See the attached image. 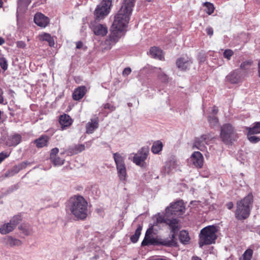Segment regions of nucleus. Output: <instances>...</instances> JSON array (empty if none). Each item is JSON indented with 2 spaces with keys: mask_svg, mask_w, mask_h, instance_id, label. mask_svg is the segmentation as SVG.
<instances>
[{
  "mask_svg": "<svg viewBox=\"0 0 260 260\" xmlns=\"http://www.w3.org/2000/svg\"><path fill=\"white\" fill-rule=\"evenodd\" d=\"M72 214L78 219L83 220L87 216L88 203L81 196L75 195L70 198L67 206Z\"/></svg>",
  "mask_w": 260,
  "mask_h": 260,
  "instance_id": "obj_1",
  "label": "nucleus"
},
{
  "mask_svg": "<svg viewBox=\"0 0 260 260\" xmlns=\"http://www.w3.org/2000/svg\"><path fill=\"white\" fill-rule=\"evenodd\" d=\"M253 203V195L249 193L242 200L237 202L235 217L238 220L245 219L249 216Z\"/></svg>",
  "mask_w": 260,
  "mask_h": 260,
  "instance_id": "obj_2",
  "label": "nucleus"
},
{
  "mask_svg": "<svg viewBox=\"0 0 260 260\" xmlns=\"http://www.w3.org/2000/svg\"><path fill=\"white\" fill-rule=\"evenodd\" d=\"M131 14V13L125 11L124 9H120L115 16L112 30H115L118 34L121 35L122 32L127 26Z\"/></svg>",
  "mask_w": 260,
  "mask_h": 260,
  "instance_id": "obj_3",
  "label": "nucleus"
},
{
  "mask_svg": "<svg viewBox=\"0 0 260 260\" xmlns=\"http://www.w3.org/2000/svg\"><path fill=\"white\" fill-rule=\"evenodd\" d=\"M165 223L168 225L171 232V237L174 238L175 235L179 230L178 220L176 218L167 217L166 213L163 215L160 213H158L155 216V221L153 223V226L158 225L159 224Z\"/></svg>",
  "mask_w": 260,
  "mask_h": 260,
  "instance_id": "obj_4",
  "label": "nucleus"
},
{
  "mask_svg": "<svg viewBox=\"0 0 260 260\" xmlns=\"http://www.w3.org/2000/svg\"><path fill=\"white\" fill-rule=\"evenodd\" d=\"M216 232L217 229L214 226H208L201 230L200 234V247L215 243L217 238Z\"/></svg>",
  "mask_w": 260,
  "mask_h": 260,
  "instance_id": "obj_5",
  "label": "nucleus"
},
{
  "mask_svg": "<svg viewBox=\"0 0 260 260\" xmlns=\"http://www.w3.org/2000/svg\"><path fill=\"white\" fill-rule=\"evenodd\" d=\"M220 136L222 141L226 145H232L238 138L234 127L229 123L224 124L221 127Z\"/></svg>",
  "mask_w": 260,
  "mask_h": 260,
  "instance_id": "obj_6",
  "label": "nucleus"
},
{
  "mask_svg": "<svg viewBox=\"0 0 260 260\" xmlns=\"http://www.w3.org/2000/svg\"><path fill=\"white\" fill-rule=\"evenodd\" d=\"M149 153V147L148 146L143 147L137 153L134 154L132 161L137 166L142 168H146L147 166L146 160L148 157Z\"/></svg>",
  "mask_w": 260,
  "mask_h": 260,
  "instance_id": "obj_7",
  "label": "nucleus"
},
{
  "mask_svg": "<svg viewBox=\"0 0 260 260\" xmlns=\"http://www.w3.org/2000/svg\"><path fill=\"white\" fill-rule=\"evenodd\" d=\"M185 206L182 200H179L174 203H171L170 207L166 209V216L175 218V216L181 215L185 211Z\"/></svg>",
  "mask_w": 260,
  "mask_h": 260,
  "instance_id": "obj_8",
  "label": "nucleus"
},
{
  "mask_svg": "<svg viewBox=\"0 0 260 260\" xmlns=\"http://www.w3.org/2000/svg\"><path fill=\"white\" fill-rule=\"evenodd\" d=\"M111 0H103L94 11L95 20L99 21L104 19L109 13Z\"/></svg>",
  "mask_w": 260,
  "mask_h": 260,
  "instance_id": "obj_9",
  "label": "nucleus"
},
{
  "mask_svg": "<svg viewBox=\"0 0 260 260\" xmlns=\"http://www.w3.org/2000/svg\"><path fill=\"white\" fill-rule=\"evenodd\" d=\"M113 155L119 178L125 179L126 175V169L124 162V157L122 154L118 152L114 153Z\"/></svg>",
  "mask_w": 260,
  "mask_h": 260,
  "instance_id": "obj_10",
  "label": "nucleus"
},
{
  "mask_svg": "<svg viewBox=\"0 0 260 260\" xmlns=\"http://www.w3.org/2000/svg\"><path fill=\"white\" fill-rule=\"evenodd\" d=\"M121 35L118 34L115 30H111L108 37L103 44V48L105 50H110L121 38Z\"/></svg>",
  "mask_w": 260,
  "mask_h": 260,
  "instance_id": "obj_11",
  "label": "nucleus"
},
{
  "mask_svg": "<svg viewBox=\"0 0 260 260\" xmlns=\"http://www.w3.org/2000/svg\"><path fill=\"white\" fill-rule=\"evenodd\" d=\"M212 138L209 134H204L200 137L196 138L193 143V147L204 151L206 149V145L211 140Z\"/></svg>",
  "mask_w": 260,
  "mask_h": 260,
  "instance_id": "obj_12",
  "label": "nucleus"
},
{
  "mask_svg": "<svg viewBox=\"0 0 260 260\" xmlns=\"http://www.w3.org/2000/svg\"><path fill=\"white\" fill-rule=\"evenodd\" d=\"M176 63L179 69L181 71H186L189 69L192 63V60L190 57L184 55L178 58Z\"/></svg>",
  "mask_w": 260,
  "mask_h": 260,
  "instance_id": "obj_13",
  "label": "nucleus"
},
{
  "mask_svg": "<svg viewBox=\"0 0 260 260\" xmlns=\"http://www.w3.org/2000/svg\"><path fill=\"white\" fill-rule=\"evenodd\" d=\"M241 74L239 69L232 71L225 77L226 81L234 84L240 83L241 81Z\"/></svg>",
  "mask_w": 260,
  "mask_h": 260,
  "instance_id": "obj_14",
  "label": "nucleus"
},
{
  "mask_svg": "<svg viewBox=\"0 0 260 260\" xmlns=\"http://www.w3.org/2000/svg\"><path fill=\"white\" fill-rule=\"evenodd\" d=\"M22 140V137L19 134L14 133L7 137L6 144L9 147H15L19 144Z\"/></svg>",
  "mask_w": 260,
  "mask_h": 260,
  "instance_id": "obj_15",
  "label": "nucleus"
},
{
  "mask_svg": "<svg viewBox=\"0 0 260 260\" xmlns=\"http://www.w3.org/2000/svg\"><path fill=\"white\" fill-rule=\"evenodd\" d=\"M34 22L37 25L45 27L49 23V19L41 13H37L35 15Z\"/></svg>",
  "mask_w": 260,
  "mask_h": 260,
  "instance_id": "obj_16",
  "label": "nucleus"
},
{
  "mask_svg": "<svg viewBox=\"0 0 260 260\" xmlns=\"http://www.w3.org/2000/svg\"><path fill=\"white\" fill-rule=\"evenodd\" d=\"M152 229L153 228L152 226L147 230L145 238L141 243L142 246L156 245L157 244L156 239L151 237Z\"/></svg>",
  "mask_w": 260,
  "mask_h": 260,
  "instance_id": "obj_17",
  "label": "nucleus"
},
{
  "mask_svg": "<svg viewBox=\"0 0 260 260\" xmlns=\"http://www.w3.org/2000/svg\"><path fill=\"white\" fill-rule=\"evenodd\" d=\"M203 155L199 151L193 152L190 157L191 161L197 168H201L203 166Z\"/></svg>",
  "mask_w": 260,
  "mask_h": 260,
  "instance_id": "obj_18",
  "label": "nucleus"
},
{
  "mask_svg": "<svg viewBox=\"0 0 260 260\" xmlns=\"http://www.w3.org/2000/svg\"><path fill=\"white\" fill-rule=\"evenodd\" d=\"M91 27L94 34L96 36H106L108 32V28L105 25L101 24H91Z\"/></svg>",
  "mask_w": 260,
  "mask_h": 260,
  "instance_id": "obj_19",
  "label": "nucleus"
},
{
  "mask_svg": "<svg viewBox=\"0 0 260 260\" xmlns=\"http://www.w3.org/2000/svg\"><path fill=\"white\" fill-rule=\"evenodd\" d=\"M87 92L86 87L85 86H80L76 88L72 95L75 101H79L82 99Z\"/></svg>",
  "mask_w": 260,
  "mask_h": 260,
  "instance_id": "obj_20",
  "label": "nucleus"
},
{
  "mask_svg": "<svg viewBox=\"0 0 260 260\" xmlns=\"http://www.w3.org/2000/svg\"><path fill=\"white\" fill-rule=\"evenodd\" d=\"M49 140V137L46 135H43L41 136L39 138L36 139L34 142V144H36L37 148H41L47 146Z\"/></svg>",
  "mask_w": 260,
  "mask_h": 260,
  "instance_id": "obj_21",
  "label": "nucleus"
},
{
  "mask_svg": "<svg viewBox=\"0 0 260 260\" xmlns=\"http://www.w3.org/2000/svg\"><path fill=\"white\" fill-rule=\"evenodd\" d=\"M99 127L98 119H91L90 121L88 122L86 125V133L90 134H92Z\"/></svg>",
  "mask_w": 260,
  "mask_h": 260,
  "instance_id": "obj_22",
  "label": "nucleus"
},
{
  "mask_svg": "<svg viewBox=\"0 0 260 260\" xmlns=\"http://www.w3.org/2000/svg\"><path fill=\"white\" fill-rule=\"evenodd\" d=\"M59 121L61 125L62 128L69 127L73 122V120L71 117L66 114H64L60 116Z\"/></svg>",
  "mask_w": 260,
  "mask_h": 260,
  "instance_id": "obj_23",
  "label": "nucleus"
},
{
  "mask_svg": "<svg viewBox=\"0 0 260 260\" xmlns=\"http://www.w3.org/2000/svg\"><path fill=\"white\" fill-rule=\"evenodd\" d=\"M4 243L6 245L10 247L18 246L21 245V241L17 239L14 238L12 236H8L4 239Z\"/></svg>",
  "mask_w": 260,
  "mask_h": 260,
  "instance_id": "obj_24",
  "label": "nucleus"
},
{
  "mask_svg": "<svg viewBox=\"0 0 260 260\" xmlns=\"http://www.w3.org/2000/svg\"><path fill=\"white\" fill-rule=\"evenodd\" d=\"M150 55L154 58L162 60L164 58L162 51L157 47H152L149 50Z\"/></svg>",
  "mask_w": 260,
  "mask_h": 260,
  "instance_id": "obj_25",
  "label": "nucleus"
},
{
  "mask_svg": "<svg viewBox=\"0 0 260 260\" xmlns=\"http://www.w3.org/2000/svg\"><path fill=\"white\" fill-rule=\"evenodd\" d=\"M136 0H124L120 9L124 10L129 13H132L133 8L135 6Z\"/></svg>",
  "mask_w": 260,
  "mask_h": 260,
  "instance_id": "obj_26",
  "label": "nucleus"
},
{
  "mask_svg": "<svg viewBox=\"0 0 260 260\" xmlns=\"http://www.w3.org/2000/svg\"><path fill=\"white\" fill-rule=\"evenodd\" d=\"M177 166V164L176 161L173 160L169 161L167 162L164 170L162 172V173H163L165 175L166 174H170L172 171L176 168Z\"/></svg>",
  "mask_w": 260,
  "mask_h": 260,
  "instance_id": "obj_27",
  "label": "nucleus"
},
{
  "mask_svg": "<svg viewBox=\"0 0 260 260\" xmlns=\"http://www.w3.org/2000/svg\"><path fill=\"white\" fill-rule=\"evenodd\" d=\"M39 40L42 41H46L50 47H53L55 43L53 37L48 33H44L39 35Z\"/></svg>",
  "mask_w": 260,
  "mask_h": 260,
  "instance_id": "obj_28",
  "label": "nucleus"
},
{
  "mask_svg": "<svg viewBox=\"0 0 260 260\" xmlns=\"http://www.w3.org/2000/svg\"><path fill=\"white\" fill-rule=\"evenodd\" d=\"M163 144L160 141H155L151 147V151L154 154H159L161 151Z\"/></svg>",
  "mask_w": 260,
  "mask_h": 260,
  "instance_id": "obj_29",
  "label": "nucleus"
},
{
  "mask_svg": "<svg viewBox=\"0 0 260 260\" xmlns=\"http://www.w3.org/2000/svg\"><path fill=\"white\" fill-rule=\"evenodd\" d=\"M14 229L10 222H8L1 226L0 228V233L2 234L5 235L11 232Z\"/></svg>",
  "mask_w": 260,
  "mask_h": 260,
  "instance_id": "obj_30",
  "label": "nucleus"
},
{
  "mask_svg": "<svg viewBox=\"0 0 260 260\" xmlns=\"http://www.w3.org/2000/svg\"><path fill=\"white\" fill-rule=\"evenodd\" d=\"M19 229L25 235H30L32 233V227L29 224L23 223L19 227Z\"/></svg>",
  "mask_w": 260,
  "mask_h": 260,
  "instance_id": "obj_31",
  "label": "nucleus"
},
{
  "mask_svg": "<svg viewBox=\"0 0 260 260\" xmlns=\"http://www.w3.org/2000/svg\"><path fill=\"white\" fill-rule=\"evenodd\" d=\"M85 145L83 144L76 145L73 147H70L69 151L72 154H77L85 150Z\"/></svg>",
  "mask_w": 260,
  "mask_h": 260,
  "instance_id": "obj_32",
  "label": "nucleus"
},
{
  "mask_svg": "<svg viewBox=\"0 0 260 260\" xmlns=\"http://www.w3.org/2000/svg\"><path fill=\"white\" fill-rule=\"evenodd\" d=\"M142 230V226L139 224L135 231L134 235H132L131 237V240L133 243H136L141 235V232Z\"/></svg>",
  "mask_w": 260,
  "mask_h": 260,
  "instance_id": "obj_33",
  "label": "nucleus"
},
{
  "mask_svg": "<svg viewBox=\"0 0 260 260\" xmlns=\"http://www.w3.org/2000/svg\"><path fill=\"white\" fill-rule=\"evenodd\" d=\"M248 133L250 134H257L260 133V123L256 122L252 127H248Z\"/></svg>",
  "mask_w": 260,
  "mask_h": 260,
  "instance_id": "obj_34",
  "label": "nucleus"
},
{
  "mask_svg": "<svg viewBox=\"0 0 260 260\" xmlns=\"http://www.w3.org/2000/svg\"><path fill=\"white\" fill-rule=\"evenodd\" d=\"M179 239L181 242L183 244H186L190 240L188 234L185 231H181L180 232Z\"/></svg>",
  "mask_w": 260,
  "mask_h": 260,
  "instance_id": "obj_35",
  "label": "nucleus"
},
{
  "mask_svg": "<svg viewBox=\"0 0 260 260\" xmlns=\"http://www.w3.org/2000/svg\"><path fill=\"white\" fill-rule=\"evenodd\" d=\"M203 6L205 7V11L208 15H211L214 11L215 8L213 4L209 2H205Z\"/></svg>",
  "mask_w": 260,
  "mask_h": 260,
  "instance_id": "obj_36",
  "label": "nucleus"
},
{
  "mask_svg": "<svg viewBox=\"0 0 260 260\" xmlns=\"http://www.w3.org/2000/svg\"><path fill=\"white\" fill-rule=\"evenodd\" d=\"M21 221V216L19 215H16L13 217L10 220V223L11 225L15 228L17 224Z\"/></svg>",
  "mask_w": 260,
  "mask_h": 260,
  "instance_id": "obj_37",
  "label": "nucleus"
},
{
  "mask_svg": "<svg viewBox=\"0 0 260 260\" xmlns=\"http://www.w3.org/2000/svg\"><path fill=\"white\" fill-rule=\"evenodd\" d=\"M208 121L211 126H214L218 123V119L215 115L209 116Z\"/></svg>",
  "mask_w": 260,
  "mask_h": 260,
  "instance_id": "obj_38",
  "label": "nucleus"
},
{
  "mask_svg": "<svg viewBox=\"0 0 260 260\" xmlns=\"http://www.w3.org/2000/svg\"><path fill=\"white\" fill-rule=\"evenodd\" d=\"M50 161L55 166H57L63 165L64 160L63 159L60 158L59 157L57 156L56 157L53 158L52 159H50Z\"/></svg>",
  "mask_w": 260,
  "mask_h": 260,
  "instance_id": "obj_39",
  "label": "nucleus"
},
{
  "mask_svg": "<svg viewBox=\"0 0 260 260\" xmlns=\"http://www.w3.org/2000/svg\"><path fill=\"white\" fill-rule=\"evenodd\" d=\"M252 63L253 61L251 59L246 60L241 64L240 68L242 70H247Z\"/></svg>",
  "mask_w": 260,
  "mask_h": 260,
  "instance_id": "obj_40",
  "label": "nucleus"
},
{
  "mask_svg": "<svg viewBox=\"0 0 260 260\" xmlns=\"http://www.w3.org/2000/svg\"><path fill=\"white\" fill-rule=\"evenodd\" d=\"M252 254V250L250 249H247L243 254V260H251Z\"/></svg>",
  "mask_w": 260,
  "mask_h": 260,
  "instance_id": "obj_41",
  "label": "nucleus"
},
{
  "mask_svg": "<svg viewBox=\"0 0 260 260\" xmlns=\"http://www.w3.org/2000/svg\"><path fill=\"white\" fill-rule=\"evenodd\" d=\"M253 134H247V138L248 140L252 143H257L260 141V138L255 136H253Z\"/></svg>",
  "mask_w": 260,
  "mask_h": 260,
  "instance_id": "obj_42",
  "label": "nucleus"
},
{
  "mask_svg": "<svg viewBox=\"0 0 260 260\" xmlns=\"http://www.w3.org/2000/svg\"><path fill=\"white\" fill-rule=\"evenodd\" d=\"M26 166V163L23 162L17 166L14 167L12 169V171L14 172L15 173H17L20 170L24 168Z\"/></svg>",
  "mask_w": 260,
  "mask_h": 260,
  "instance_id": "obj_43",
  "label": "nucleus"
},
{
  "mask_svg": "<svg viewBox=\"0 0 260 260\" xmlns=\"http://www.w3.org/2000/svg\"><path fill=\"white\" fill-rule=\"evenodd\" d=\"M0 66L4 71H6L8 69V62L5 57L0 58Z\"/></svg>",
  "mask_w": 260,
  "mask_h": 260,
  "instance_id": "obj_44",
  "label": "nucleus"
},
{
  "mask_svg": "<svg viewBox=\"0 0 260 260\" xmlns=\"http://www.w3.org/2000/svg\"><path fill=\"white\" fill-rule=\"evenodd\" d=\"M223 56L228 60H230L231 57L234 55V52L231 49H226L223 52Z\"/></svg>",
  "mask_w": 260,
  "mask_h": 260,
  "instance_id": "obj_45",
  "label": "nucleus"
},
{
  "mask_svg": "<svg viewBox=\"0 0 260 260\" xmlns=\"http://www.w3.org/2000/svg\"><path fill=\"white\" fill-rule=\"evenodd\" d=\"M10 155V152L3 151L0 153V164Z\"/></svg>",
  "mask_w": 260,
  "mask_h": 260,
  "instance_id": "obj_46",
  "label": "nucleus"
},
{
  "mask_svg": "<svg viewBox=\"0 0 260 260\" xmlns=\"http://www.w3.org/2000/svg\"><path fill=\"white\" fill-rule=\"evenodd\" d=\"M59 149L57 148H53L50 153V159H51L53 158H55L57 156V154L58 153Z\"/></svg>",
  "mask_w": 260,
  "mask_h": 260,
  "instance_id": "obj_47",
  "label": "nucleus"
},
{
  "mask_svg": "<svg viewBox=\"0 0 260 260\" xmlns=\"http://www.w3.org/2000/svg\"><path fill=\"white\" fill-rule=\"evenodd\" d=\"M158 78L163 82H166L169 80L168 76L164 73H161L159 75Z\"/></svg>",
  "mask_w": 260,
  "mask_h": 260,
  "instance_id": "obj_48",
  "label": "nucleus"
},
{
  "mask_svg": "<svg viewBox=\"0 0 260 260\" xmlns=\"http://www.w3.org/2000/svg\"><path fill=\"white\" fill-rule=\"evenodd\" d=\"M162 244L167 246H174L176 244L175 241L172 239L171 240L165 241L162 242Z\"/></svg>",
  "mask_w": 260,
  "mask_h": 260,
  "instance_id": "obj_49",
  "label": "nucleus"
},
{
  "mask_svg": "<svg viewBox=\"0 0 260 260\" xmlns=\"http://www.w3.org/2000/svg\"><path fill=\"white\" fill-rule=\"evenodd\" d=\"M104 108L105 109L109 110L110 111H113L115 110V107L109 103H107V104H104Z\"/></svg>",
  "mask_w": 260,
  "mask_h": 260,
  "instance_id": "obj_50",
  "label": "nucleus"
},
{
  "mask_svg": "<svg viewBox=\"0 0 260 260\" xmlns=\"http://www.w3.org/2000/svg\"><path fill=\"white\" fill-rule=\"evenodd\" d=\"M132 72L131 69L129 67L125 68L122 72V75L126 76L131 74Z\"/></svg>",
  "mask_w": 260,
  "mask_h": 260,
  "instance_id": "obj_51",
  "label": "nucleus"
},
{
  "mask_svg": "<svg viewBox=\"0 0 260 260\" xmlns=\"http://www.w3.org/2000/svg\"><path fill=\"white\" fill-rule=\"evenodd\" d=\"M16 44L17 47L20 48H24L26 46V44L25 42L22 41H18Z\"/></svg>",
  "mask_w": 260,
  "mask_h": 260,
  "instance_id": "obj_52",
  "label": "nucleus"
},
{
  "mask_svg": "<svg viewBox=\"0 0 260 260\" xmlns=\"http://www.w3.org/2000/svg\"><path fill=\"white\" fill-rule=\"evenodd\" d=\"M206 32L209 36H212L213 34V29L211 27L209 26L206 28Z\"/></svg>",
  "mask_w": 260,
  "mask_h": 260,
  "instance_id": "obj_53",
  "label": "nucleus"
},
{
  "mask_svg": "<svg viewBox=\"0 0 260 260\" xmlns=\"http://www.w3.org/2000/svg\"><path fill=\"white\" fill-rule=\"evenodd\" d=\"M200 175L202 177L208 178L209 176V173L207 170H205L200 172Z\"/></svg>",
  "mask_w": 260,
  "mask_h": 260,
  "instance_id": "obj_54",
  "label": "nucleus"
},
{
  "mask_svg": "<svg viewBox=\"0 0 260 260\" xmlns=\"http://www.w3.org/2000/svg\"><path fill=\"white\" fill-rule=\"evenodd\" d=\"M4 91L3 89L0 87V104H3L4 102V98L3 96Z\"/></svg>",
  "mask_w": 260,
  "mask_h": 260,
  "instance_id": "obj_55",
  "label": "nucleus"
},
{
  "mask_svg": "<svg viewBox=\"0 0 260 260\" xmlns=\"http://www.w3.org/2000/svg\"><path fill=\"white\" fill-rule=\"evenodd\" d=\"M226 206L228 209L231 210V209H232L233 208L234 204H233V202H230L226 204Z\"/></svg>",
  "mask_w": 260,
  "mask_h": 260,
  "instance_id": "obj_56",
  "label": "nucleus"
},
{
  "mask_svg": "<svg viewBox=\"0 0 260 260\" xmlns=\"http://www.w3.org/2000/svg\"><path fill=\"white\" fill-rule=\"evenodd\" d=\"M83 46V43L81 41H78L76 43V48L77 49H81Z\"/></svg>",
  "mask_w": 260,
  "mask_h": 260,
  "instance_id": "obj_57",
  "label": "nucleus"
},
{
  "mask_svg": "<svg viewBox=\"0 0 260 260\" xmlns=\"http://www.w3.org/2000/svg\"><path fill=\"white\" fill-rule=\"evenodd\" d=\"M94 191H95V193H96V194L97 195H98L99 193H100V191L97 189V188L95 186L92 187V190H91V191L93 192Z\"/></svg>",
  "mask_w": 260,
  "mask_h": 260,
  "instance_id": "obj_58",
  "label": "nucleus"
},
{
  "mask_svg": "<svg viewBox=\"0 0 260 260\" xmlns=\"http://www.w3.org/2000/svg\"><path fill=\"white\" fill-rule=\"evenodd\" d=\"M218 110L216 107L214 106L213 107L212 111L214 115L218 113Z\"/></svg>",
  "mask_w": 260,
  "mask_h": 260,
  "instance_id": "obj_59",
  "label": "nucleus"
},
{
  "mask_svg": "<svg viewBox=\"0 0 260 260\" xmlns=\"http://www.w3.org/2000/svg\"><path fill=\"white\" fill-rule=\"evenodd\" d=\"M23 3L28 5L31 3V0H20Z\"/></svg>",
  "mask_w": 260,
  "mask_h": 260,
  "instance_id": "obj_60",
  "label": "nucleus"
},
{
  "mask_svg": "<svg viewBox=\"0 0 260 260\" xmlns=\"http://www.w3.org/2000/svg\"><path fill=\"white\" fill-rule=\"evenodd\" d=\"M91 144H92V141H91L86 142L85 144H86V147L89 148L91 146Z\"/></svg>",
  "mask_w": 260,
  "mask_h": 260,
  "instance_id": "obj_61",
  "label": "nucleus"
},
{
  "mask_svg": "<svg viewBox=\"0 0 260 260\" xmlns=\"http://www.w3.org/2000/svg\"><path fill=\"white\" fill-rule=\"evenodd\" d=\"M258 76L260 78V59L259 60L258 62Z\"/></svg>",
  "mask_w": 260,
  "mask_h": 260,
  "instance_id": "obj_62",
  "label": "nucleus"
},
{
  "mask_svg": "<svg viewBox=\"0 0 260 260\" xmlns=\"http://www.w3.org/2000/svg\"><path fill=\"white\" fill-rule=\"evenodd\" d=\"M191 260H202V259L198 256H193Z\"/></svg>",
  "mask_w": 260,
  "mask_h": 260,
  "instance_id": "obj_63",
  "label": "nucleus"
},
{
  "mask_svg": "<svg viewBox=\"0 0 260 260\" xmlns=\"http://www.w3.org/2000/svg\"><path fill=\"white\" fill-rule=\"evenodd\" d=\"M5 43V40L0 37V45H3Z\"/></svg>",
  "mask_w": 260,
  "mask_h": 260,
  "instance_id": "obj_64",
  "label": "nucleus"
}]
</instances>
